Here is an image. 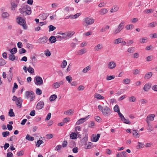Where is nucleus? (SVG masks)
<instances>
[{
  "instance_id": "f8f14e48",
  "label": "nucleus",
  "mask_w": 157,
  "mask_h": 157,
  "mask_svg": "<svg viewBox=\"0 0 157 157\" xmlns=\"http://www.w3.org/2000/svg\"><path fill=\"white\" fill-rule=\"evenodd\" d=\"M116 66L115 63L114 61L109 62L107 65L109 69H113Z\"/></svg>"
},
{
  "instance_id": "aec40b11",
  "label": "nucleus",
  "mask_w": 157,
  "mask_h": 157,
  "mask_svg": "<svg viewBox=\"0 0 157 157\" xmlns=\"http://www.w3.org/2000/svg\"><path fill=\"white\" fill-rule=\"evenodd\" d=\"M94 98L98 100L104 99V97L98 94H95Z\"/></svg>"
},
{
  "instance_id": "1a4fd4ad",
  "label": "nucleus",
  "mask_w": 157,
  "mask_h": 157,
  "mask_svg": "<svg viewBox=\"0 0 157 157\" xmlns=\"http://www.w3.org/2000/svg\"><path fill=\"white\" fill-rule=\"evenodd\" d=\"M90 115L85 117L84 118H81L78 120L76 122V125H79L82 124L86 120L89 118V117Z\"/></svg>"
},
{
  "instance_id": "4be33fe9",
  "label": "nucleus",
  "mask_w": 157,
  "mask_h": 157,
  "mask_svg": "<svg viewBox=\"0 0 157 157\" xmlns=\"http://www.w3.org/2000/svg\"><path fill=\"white\" fill-rule=\"evenodd\" d=\"M107 12L108 10L106 9H102L99 11V13L100 15H103L106 13Z\"/></svg>"
},
{
  "instance_id": "5701e85b",
  "label": "nucleus",
  "mask_w": 157,
  "mask_h": 157,
  "mask_svg": "<svg viewBox=\"0 0 157 157\" xmlns=\"http://www.w3.org/2000/svg\"><path fill=\"white\" fill-rule=\"evenodd\" d=\"M119 9L118 7L117 6H114L110 10L111 13L115 12L117 11Z\"/></svg>"
},
{
  "instance_id": "a878e982",
  "label": "nucleus",
  "mask_w": 157,
  "mask_h": 157,
  "mask_svg": "<svg viewBox=\"0 0 157 157\" xmlns=\"http://www.w3.org/2000/svg\"><path fill=\"white\" fill-rule=\"evenodd\" d=\"M11 10H14L15 9V8H16L17 7V4H15L14 2H12L11 3Z\"/></svg>"
},
{
  "instance_id": "39448f33",
  "label": "nucleus",
  "mask_w": 157,
  "mask_h": 157,
  "mask_svg": "<svg viewBox=\"0 0 157 157\" xmlns=\"http://www.w3.org/2000/svg\"><path fill=\"white\" fill-rule=\"evenodd\" d=\"M48 40V37L44 36L39 39L38 40V41L40 44H44L46 43Z\"/></svg>"
},
{
  "instance_id": "e2e57ef3",
  "label": "nucleus",
  "mask_w": 157,
  "mask_h": 157,
  "mask_svg": "<svg viewBox=\"0 0 157 157\" xmlns=\"http://www.w3.org/2000/svg\"><path fill=\"white\" fill-rule=\"evenodd\" d=\"M36 94L38 95H40L42 94V91L39 88H37L36 90Z\"/></svg>"
},
{
  "instance_id": "338daca9",
  "label": "nucleus",
  "mask_w": 157,
  "mask_h": 157,
  "mask_svg": "<svg viewBox=\"0 0 157 157\" xmlns=\"http://www.w3.org/2000/svg\"><path fill=\"white\" fill-rule=\"evenodd\" d=\"M26 52V50L23 48H21L19 51V52L20 54L25 53Z\"/></svg>"
},
{
  "instance_id": "72a5a7b5",
  "label": "nucleus",
  "mask_w": 157,
  "mask_h": 157,
  "mask_svg": "<svg viewBox=\"0 0 157 157\" xmlns=\"http://www.w3.org/2000/svg\"><path fill=\"white\" fill-rule=\"evenodd\" d=\"M134 25H133L130 24L126 25L125 27V28L127 30H128L133 29L134 28Z\"/></svg>"
},
{
  "instance_id": "7ed1b4c3",
  "label": "nucleus",
  "mask_w": 157,
  "mask_h": 157,
  "mask_svg": "<svg viewBox=\"0 0 157 157\" xmlns=\"http://www.w3.org/2000/svg\"><path fill=\"white\" fill-rule=\"evenodd\" d=\"M25 95L27 99L30 98V100L31 101L34 100L35 98V94L32 91H26Z\"/></svg>"
},
{
  "instance_id": "4468645a",
  "label": "nucleus",
  "mask_w": 157,
  "mask_h": 157,
  "mask_svg": "<svg viewBox=\"0 0 157 157\" xmlns=\"http://www.w3.org/2000/svg\"><path fill=\"white\" fill-rule=\"evenodd\" d=\"M155 117V115L154 114L149 115L146 118V121L147 122H148V121H153Z\"/></svg>"
},
{
  "instance_id": "c85d7f7f",
  "label": "nucleus",
  "mask_w": 157,
  "mask_h": 157,
  "mask_svg": "<svg viewBox=\"0 0 157 157\" xmlns=\"http://www.w3.org/2000/svg\"><path fill=\"white\" fill-rule=\"evenodd\" d=\"M73 110L71 109L65 111L64 113L67 115H71L73 114Z\"/></svg>"
},
{
  "instance_id": "2f4dec72",
  "label": "nucleus",
  "mask_w": 157,
  "mask_h": 157,
  "mask_svg": "<svg viewBox=\"0 0 157 157\" xmlns=\"http://www.w3.org/2000/svg\"><path fill=\"white\" fill-rule=\"evenodd\" d=\"M135 51V48L134 47H131L127 49V51L130 53H133Z\"/></svg>"
},
{
  "instance_id": "864d4df0",
  "label": "nucleus",
  "mask_w": 157,
  "mask_h": 157,
  "mask_svg": "<svg viewBox=\"0 0 157 157\" xmlns=\"http://www.w3.org/2000/svg\"><path fill=\"white\" fill-rule=\"evenodd\" d=\"M67 65V62L66 60H63L62 64L61 65V67L63 68H65Z\"/></svg>"
},
{
  "instance_id": "de8ad7c7",
  "label": "nucleus",
  "mask_w": 157,
  "mask_h": 157,
  "mask_svg": "<svg viewBox=\"0 0 157 157\" xmlns=\"http://www.w3.org/2000/svg\"><path fill=\"white\" fill-rule=\"evenodd\" d=\"M90 66L86 67V68H84L82 70V72L84 73H86L90 70Z\"/></svg>"
},
{
  "instance_id": "2eb2a0df",
  "label": "nucleus",
  "mask_w": 157,
  "mask_h": 157,
  "mask_svg": "<svg viewBox=\"0 0 157 157\" xmlns=\"http://www.w3.org/2000/svg\"><path fill=\"white\" fill-rule=\"evenodd\" d=\"M22 102V100L21 98H18L17 100L16 101V104L19 107V108L21 107V105Z\"/></svg>"
},
{
  "instance_id": "6e6552de",
  "label": "nucleus",
  "mask_w": 157,
  "mask_h": 157,
  "mask_svg": "<svg viewBox=\"0 0 157 157\" xmlns=\"http://www.w3.org/2000/svg\"><path fill=\"white\" fill-rule=\"evenodd\" d=\"M75 32L73 31H70L66 32V36H63V39H66L70 38L74 34Z\"/></svg>"
},
{
  "instance_id": "423d86ee",
  "label": "nucleus",
  "mask_w": 157,
  "mask_h": 157,
  "mask_svg": "<svg viewBox=\"0 0 157 157\" xmlns=\"http://www.w3.org/2000/svg\"><path fill=\"white\" fill-rule=\"evenodd\" d=\"M36 83V84L37 85H42L43 83V80L42 78L39 76H36L35 78Z\"/></svg>"
},
{
  "instance_id": "a18cd8bd",
  "label": "nucleus",
  "mask_w": 157,
  "mask_h": 157,
  "mask_svg": "<svg viewBox=\"0 0 157 157\" xmlns=\"http://www.w3.org/2000/svg\"><path fill=\"white\" fill-rule=\"evenodd\" d=\"M27 70L30 73H33L34 72V69L33 68L31 67L30 66H29V68L27 69Z\"/></svg>"
},
{
  "instance_id": "393cba45",
  "label": "nucleus",
  "mask_w": 157,
  "mask_h": 157,
  "mask_svg": "<svg viewBox=\"0 0 157 157\" xmlns=\"http://www.w3.org/2000/svg\"><path fill=\"white\" fill-rule=\"evenodd\" d=\"M77 135L75 132H72L70 134V138L72 140H74L77 138Z\"/></svg>"
},
{
  "instance_id": "5fc2aeb1",
  "label": "nucleus",
  "mask_w": 157,
  "mask_h": 157,
  "mask_svg": "<svg viewBox=\"0 0 157 157\" xmlns=\"http://www.w3.org/2000/svg\"><path fill=\"white\" fill-rule=\"evenodd\" d=\"M94 122L93 121H91L90 122V124L89 125V127L92 128H94Z\"/></svg>"
},
{
  "instance_id": "f257e3e1",
  "label": "nucleus",
  "mask_w": 157,
  "mask_h": 157,
  "mask_svg": "<svg viewBox=\"0 0 157 157\" xmlns=\"http://www.w3.org/2000/svg\"><path fill=\"white\" fill-rule=\"evenodd\" d=\"M98 108L105 117L109 116L111 113L112 111L111 109L107 106L103 107L101 105H99L98 106Z\"/></svg>"
},
{
  "instance_id": "6e6d98bb",
  "label": "nucleus",
  "mask_w": 157,
  "mask_h": 157,
  "mask_svg": "<svg viewBox=\"0 0 157 157\" xmlns=\"http://www.w3.org/2000/svg\"><path fill=\"white\" fill-rule=\"evenodd\" d=\"M26 46L27 47L30 49H32L33 48V45L32 44L29 43H27Z\"/></svg>"
},
{
  "instance_id": "69168bd1",
  "label": "nucleus",
  "mask_w": 157,
  "mask_h": 157,
  "mask_svg": "<svg viewBox=\"0 0 157 157\" xmlns=\"http://www.w3.org/2000/svg\"><path fill=\"white\" fill-rule=\"evenodd\" d=\"M154 48V47L152 45L148 46L146 48V49L147 50H150L153 49Z\"/></svg>"
},
{
  "instance_id": "09e8293b",
  "label": "nucleus",
  "mask_w": 157,
  "mask_h": 157,
  "mask_svg": "<svg viewBox=\"0 0 157 157\" xmlns=\"http://www.w3.org/2000/svg\"><path fill=\"white\" fill-rule=\"evenodd\" d=\"M118 114L119 117L120 118L121 121H123V120H125V118L124 117V116L120 112H119V113H118Z\"/></svg>"
},
{
  "instance_id": "7c9ffc66",
  "label": "nucleus",
  "mask_w": 157,
  "mask_h": 157,
  "mask_svg": "<svg viewBox=\"0 0 157 157\" xmlns=\"http://www.w3.org/2000/svg\"><path fill=\"white\" fill-rule=\"evenodd\" d=\"M100 136V135L99 134H97V136L93 137V141L94 142H96L97 141Z\"/></svg>"
},
{
  "instance_id": "6ab92c4d",
  "label": "nucleus",
  "mask_w": 157,
  "mask_h": 157,
  "mask_svg": "<svg viewBox=\"0 0 157 157\" xmlns=\"http://www.w3.org/2000/svg\"><path fill=\"white\" fill-rule=\"evenodd\" d=\"M86 52V50L84 49H82L78 51L77 52V55H82Z\"/></svg>"
},
{
  "instance_id": "9b49d317",
  "label": "nucleus",
  "mask_w": 157,
  "mask_h": 157,
  "mask_svg": "<svg viewBox=\"0 0 157 157\" xmlns=\"http://www.w3.org/2000/svg\"><path fill=\"white\" fill-rule=\"evenodd\" d=\"M63 84V82L62 81L57 82L54 83L53 85V86L54 88L56 89L59 88L60 86V85H62Z\"/></svg>"
},
{
  "instance_id": "a211bd4d",
  "label": "nucleus",
  "mask_w": 157,
  "mask_h": 157,
  "mask_svg": "<svg viewBox=\"0 0 157 157\" xmlns=\"http://www.w3.org/2000/svg\"><path fill=\"white\" fill-rule=\"evenodd\" d=\"M48 15L49 14L48 13H44L42 14H40L39 16L41 19L43 20H44L47 18Z\"/></svg>"
},
{
  "instance_id": "cd10ccee",
  "label": "nucleus",
  "mask_w": 157,
  "mask_h": 157,
  "mask_svg": "<svg viewBox=\"0 0 157 157\" xmlns=\"http://www.w3.org/2000/svg\"><path fill=\"white\" fill-rule=\"evenodd\" d=\"M57 98V96L56 94H53L51 95L49 98L50 101H53L55 100Z\"/></svg>"
},
{
  "instance_id": "dca6fc26",
  "label": "nucleus",
  "mask_w": 157,
  "mask_h": 157,
  "mask_svg": "<svg viewBox=\"0 0 157 157\" xmlns=\"http://www.w3.org/2000/svg\"><path fill=\"white\" fill-rule=\"evenodd\" d=\"M151 86V84L148 83L144 85L143 89L144 91H147L150 89Z\"/></svg>"
},
{
  "instance_id": "603ef678",
  "label": "nucleus",
  "mask_w": 157,
  "mask_h": 157,
  "mask_svg": "<svg viewBox=\"0 0 157 157\" xmlns=\"http://www.w3.org/2000/svg\"><path fill=\"white\" fill-rule=\"evenodd\" d=\"M133 135L134 136H135L136 137H139V135L138 133L137 132V131L136 130H133Z\"/></svg>"
},
{
  "instance_id": "4d7b16f0",
  "label": "nucleus",
  "mask_w": 157,
  "mask_h": 157,
  "mask_svg": "<svg viewBox=\"0 0 157 157\" xmlns=\"http://www.w3.org/2000/svg\"><path fill=\"white\" fill-rule=\"evenodd\" d=\"M147 37H144L142 38V39H140V41L141 43H145L147 42V41H145L147 40Z\"/></svg>"
},
{
  "instance_id": "c9c22d12",
  "label": "nucleus",
  "mask_w": 157,
  "mask_h": 157,
  "mask_svg": "<svg viewBox=\"0 0 157 157\" xmlns=\"http://www.w3.org/2000/svg\"><path fill=\"white\" fill-rule=\"evenodd\" d=\"M88 137L86 136H85L83 137L82 140H81L82 143L84 144H85L86 143L88 140Z\"/></svg>"
},
{
  "instance_id": "37998d69",
  "label": "nucleus",
  "mask_w": 157,
  "mask_h": 157,
  "mask_svg": "<svg viewBox=\"0 0 157 157\" xmlns=\"http://www.w3.org/2000/svg\"><path fill=\"white\" fill-rule=\"evenodd\" d=\"M13 77V74L8 73L7 75V79L10 82L11 81Z\"/></svg>"
},
{
  "instance_id": "052dcab7",
  "label": "nucleus",
  "mask_w": 157,
  "mask_h": 157,
  "mask_svg": "<svg viewBox=\"0 0 157 157\" xmlns=\"http://www.w3.org/2000/svg\"><path fill=\"white\" fill-rule=\"evenodd\" d=\"M9 16V14L7 12H4L2 13V16L3 18H6Z\"/></svg>"
},
{
  "instance_id": "774afa93",
  "label": "nucleus",
  "mask_w": 157,
  "mask_h": 157,
  "mask_svg": "<svg viewBox=\"0 0 157 157\" xmlns=\"http://www.w3.org/2000/svg\"><path fill=\"white\" fill-rule=\"evenodd\" d=\"M24 154V151H21L17 152V155L18 156H21Z\"/></svg>"
},
{
  "instance_id": "79ce46f5",
  "label": "nucleus",
  "mask_w": 157,
  "mask_h": 157,
  "mask_svg": "<svg viewBox=\"0 0 157 157\" xmlns=\"http://www.w3.org/2000/svg\"><path fill=\"white\" fill-rule=\"evenodd\" d=\"M156 24L157 23L156 22H153L148 24V26L151 28L154 27Z\"/></svg>"
},
{
  "instance_id": "f704fd0d",
  "label": "nucleus",
  "mask_w": 157,
  "mask_h": 157,
  "mask_svg": "<svg viewBox=\"0 0 157 157\" xmlns=\"http://www.w3.org/2000/svg\"><path fill=\"white\" fill-rule=\"evenodd\" d=\"M6 63V61L3 59H0V66H3Z\"/></svg>"
},
{
  "instance_id": "8fccbe9b",
  "label": "nucleus",
  "mask_w": 157,
  "mask_h": 157,
  "mask_svg": "<svg viewBox=\"0 0 157 157\" xmlns=\"http://www.w3.org/2000/svg\"><path fill=\"white\" fill-rule=\"evenodd\" d=\"M2 134L3 137H6L10 135V132L8 131L3 132Z\"/></svg>"
},
{
  "instance_id": "0eeeda50",
  "label": "nucleus",
  "mask_w": 157,
  "mask_h": 157,
  "mask_svg": "<svg viewBox=\"0 0 157 157\" xmlns=\"http://www.w3.org/2000/svg\"><path fill=\"white\" fill-rule=\"evenodd\" d=\"M84 21L87 25H89L93 24L94 21L93 18L87 17L85 19Z\"/></svg>"
},
{
  "instance_id": "f3484780",
  "label": "nucleus",
  "mask_w": 157,
  "mask_h": 157,
  "mask_svg": "<svg viewBox=\"0 0 157 157\" xmlns=\"http://www.w3.org/2000/svg\"><path fill=\"white\" fill-rule=\"evenodd\" d=\"M103 48V45L101 44H98L94 48V50L95 51H98L101 49Z\"/></svg>"
},
{
  "instance_id": "c03bdc74",
  "label": "nucleus",
  "mask_w": 157,
  "mask_h": 157,
  "mask_svg": "<svg viewBox=\"0 0 157 157\" xmlns=\"http://www.w3.org/2000/svg\"><path fill=\"white\" fill-rule=\"evenodd\" d=\"M48 28L49 29V32H50L51 31H53L55 29L56 27L52 25H50L48 26Z\"/></svg>"
},
{
  "instance_id": "4c0bfd02",
  "label": "nucleus",
  "mask_w": 157,
  "mask_h": 157,
  "mask_svg": "<svg viewBox=\"0 0 157 157\" xmlns=\"http://www.w3.org/2000/svg\"><path fill=\"white\" fill-rule=\"evenodd\" d=\"M9 115L10 117H14L15 116L14 113L13 112V109H10L9 112Z\"/></svg>"
},
{
  "instance_id": "20e7f679",
  "label": "nucleus",
  "mask_w": 157,
  "mask_h": 157,
  "mask_svg": "<svg viewBox=\"0 0 157 157\" xmlns=\"http://www.w3.org/2000/svg\"><path fill=\"white\" fill-rule=\"evenodd\" d=\"M18 19V23L19 25L22 26L24 29H27V26L25 25L26 22L24 19L21 17H19L17 18Z\"/></svg>"
},
{
  "instance_id": "a19ab883",
  "label": "nucleus",
  "mask_w": 157,
  "mask_h": 157,
  "mask_svg": "<svg viewBox=\"0 0 157 157\" xmlns=\"http://www.w3.org/2000/svg\"><path fill=\"white\" fill-rule=\"evenodd\" d=\"M136 100V98L135 97L131 96L129 98V101L130 102H134Z\"/></svg>"
},
{
  "instance_id": "bb28decb",
  "label": "nucleus",
  "mask_w": 157,
  "mask_h": 157,
  "mask_svg": "<svg viewBox=\"0 0 157 157\" xmlns=\"http://www.w3.org/2000/svg\"><path fill=\"white\" fill-rule=\"evenodd\" d=\"M152 73L151 72H149L147 73L144 76V78L145 79H149L152 76Z\"/></svg>"
},
{
  "instance_id": "9d476101",
  "label": "nucleus",
  "mask_w": 157,
  "mask_h": 157,
  "mask_svg": "<svg viewBox=\"0 0 157 157\" xmlns=\"http://www.w3.org/2000/svg\"><path fill=\"white\" fill-rule=\"evenodd\" d=\"M28 8H30V7L28 5L25 6L22 8L19 9V10L21 14H24L25 12V10H27Z\"/></svg>"
},
{
  "instance_id": "f03ea898",
  "label": "nucleus",
  "mask_w": 157,
  "mask_h": 157,
  "mask_svg": "<svg viewBox=\"0 0 157 157\" xmlns=\"http://www.w3.org/2000/svg\"><path fill=\"white\" fill-rule=\"evenodd\" d=\"M124 22L123 21L121 22L118 26L117 28L113 31V34L116 35L119 33L122 30L124 27Z\"/></svg>"
},
{
  "instance_id": "412c9836",
  "label": "nucleus",
  "mask_w": 157,
  "mask_h": 157,
  "mask_svg": "<svg viewBox=\"0 0 157 157\" xmlns=\"http://www.w3.org/2000/svg\"><path fill=\"white\" fill-rule=\"evenodd\" d=\"M49 40L51 43H54L56 41V37L54 36H51L49 38Z\"/></svg>"
},
{
  "instance_id": "680f3d73",
  "label": "nucleus",
  "mask_w": 157,
  "mask_h": 157,
  "mask_svg": "<svg viewBox=\"0 0 157 157\" xmlns=\"http://www.w3.org/2000/svg\"><path fill=\"white\" fill-rule=\"evenodd\" d=\"M114 78L115 76L114 75H110L107 76L106 79L107 80H110L113 79Z\"/></svg>"
},
{
  "instance_id": "ea45409f",
  "label": "nucleus",
  "mask_w": 157,
  "mask_h": 157,
  "mask_svg": "<svg viewBox=\"0 0 157 157\" xmlns=\"http://www.w3.org/2000/svg\"><path fill=\"white\" fill-rule=\"evenodd\" d=\"M9 58L10 60L13 61L15 59V57L14 55L12 53L9 55Z\"/></svg>"
},
{
  "instance_id": "58836bf2",
  "label": "nucleus",
  "mask_w": 157,
  "mask_h": 157,
  "mask_svg": "<svg viewBox=\"0 0 157 157\" xmlns=\"http://www.w3.org/2000/svg\"><path fill=\"white\" fill-rule=\"evenodd\" d=\"M114 111L115 112H117L118 113L120 112L119 106L117 105H116L113 108Z\"/></svg>"
},
{
  "instance_id": "b1692460",
  "label": "nucleus",
  "mask_w": 157,
  "mask_h": 157,
  "mask_svg": "<svg viewBox=\"0 0 157 157\" xmlns=\"http://www.w3.org/2000/svg\"><path fill=\"white\" fill-rule=\"evenodd\" d=\"M123 40V39L122 38H120L114 40L113 43L115 44H117L121 42V40Z\"/></svg>"
},
{
  "instance_id": "c756f323",
  "label": "nucleus",
  "mask_w": 157,
  "mask_h": 157,
  "mask_svg": "<svg viewBox=\"0 0 157 157\" xmlns=\"http://www.w3.org/2000/svg\"><path fill=\"white\" fill-rule=\"evenodd\" d=\"M138 145H137L136 146V148L137 149L143 148L144 146V144L142 143L138 142Z\"/></svg>"
},
{
  "instance_id": "ddd939ff",
  "label": "nucleus",
  "mask_w": 157,
  "mask_h": 157,
  "mask_svg": "<svg viewBox=\"0 0 157 157\" xmlns=\"http://www.w3.org/2000/svg\"><path fill=\"white\" fill-rule=\"evenodd\" d=\"M44 104V102L43 101H40L37 104L36 108L38 110L40 109L43 107Z\"/></svg>"
},
{
  "instance_id": "e433bc0d",
  "label": "nucleus",
  "mask_w": 157,
  "mask_h": 157,
  "mask_svg": "<svg viewBox=\"0 0 157 157\" xmlns=\"http://www.w3.org/2000/svg\"><path fill=\"white\" fill-rule=\"evenodd\" d=\"M110 26L109 25H106L105 27L102 28L100 30V32H105L106 29H108L109 28Z\"/></svg>"
},
{
  "instance_id": "49530a36",
  "label": "nucleus",
  "mask_w": 157,
  "mask_h": 157,
  "mask_svg": "<svg viewBox=\"0 0 157 157\" xmlns=\"http://www.w3.org/2000/svg\"><path fill=\"white\" fill-rule=\"evenodd\" d=\"M66 80L68 81L69 83H71L72 80V78L71 76H67L66 77Z\"/></svg>"
},
{
  "instance_id": "473e14b6",
  "label": "nucleus",
  "mask_w": 157,
  "mask_h": 157,
  "mask_svg": "<svg viewBox=\"0 0 157 157\" xmlns=\"http://www.w3.org/2000/svg\"><path fill=\"white\" fill-rule=\"evenodd\" d=\"M25 139L28 140L33 141L34 140V138L33 137L27 134L26 137Z\"/></svg>"
},
{
  "instance_id": "bf43d9fd",
  "label": "nucleus",
  "mask_w": 157,
  "mask_h": 157,
  "mask_svg": "<svg viewBox=\"0 0 157 157\" xmlns=\"http://www.w3.org/2000/svg\"><path fill=\"white\" fill-rule=\"evenodd\" d=\"M45 54L47 56H51V53L49 50L47 49L45 51Z\"/></svg>"
},
{
  "instance_id": "3c124183",
  "label": "nucleus",
  "mask_w": 157,
  "mask_h": 157,
  "mask_svg": "<svg viewBox=\"0 0 157 157\" xmlns=\"http://www.w3.org/2000/svg\"><path fill=\"white\" fill-rule=\"evenodd\" d=\"M43 142V141L42 140H39L37 142V144H36V146L37 147H39L41 144Z\"/></svg>"
},
{
  "instance_id": "13d9d810",
  "label": "nucleus",
  "mask_w": 157,
  "mask_h": 157,
  "mask_svg": "<svg viewBox=\"0 0 157 157\" xmlns=\"http://www.w3.org/2000/svg\"><path fill=\"white\" fill-rule=\"evenodd\" d=\"M17 48H14L11 50L10 52L11 54L13 53L14 54V53H15L17 52Z\"/></svg>"
},
{
  "instance_id": "0e129e2a",
  "label": "nucleus",
  "mask_w": 157,
  "mask_h": 157,
  "mask_svg": "<svg viewBox=\"0 0 157 157\" xmlns=\"http://www.w3.org/2000/svg\"><path fill=\"white\" fill-rule=\"evenodd\" d=\"M80 15V13H78L74 15H72L71 19L76 18L78 17Z\"/></svg>"
}]
</instances>
